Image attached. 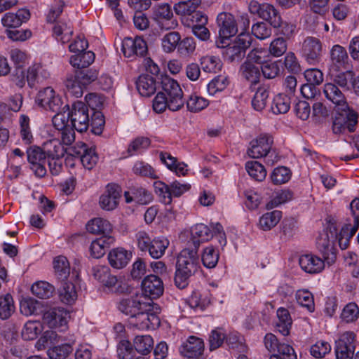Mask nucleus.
<instances>
[{
	"label": "nucleus",
	"mask_w": 359,
	"mask_h": 359,
	"mask_svg": "<svg viewBox=\"0 0 359 359\" xmlns=\"http://www.w3.org/2000/svg\"><path fill=\"white\" fill-rule=\"evenodd\" d=\"M163 92L156 94L153 100V109L156 113H162L167 108L170 111L180 110L184 105L183 91L178 82L168 76L162 77Z\"/></svg>",
	"instance_id": "1"
},
{
	"label": "nucleus",
	"mask_w": 359,
	"mask_h": 359,
	"mask_svg": "<svg viewBox=\"0 0 359 359\" xmlns=\"http://www.w3.org/2000/svg\"><path fill=\"white\" fill-rule=\"evenodd\" d=\"M199 267V260L195 250L184 249L177 256L175 283L177 287L185 288L189 278Z\"/></svg>",
	"instance_id": "2"
},
{
	"label": "nucleus",
	"mask_w": 359,
	"mask_h": 359,
	"mask_svg": "<svg viewBox=\"0 0 359 359\" xmlns=\"http://www.w3.org/2000/svg\"><path fill=\"white\" fill-rule=\"evenodd\" d=\"M240 27L241 32L231 43L228 44L224 54L229 60L233 61L244 55L245 50L252 43L251 36L245 31L249 27L250 19L247 15L241 16Z\"/></svg>",
	"instance_id": "3"
},
{
	"label": "nucleus",
	"mask_w": 359,
	"mask_h": 359,
	"mask_svg": "<svg viewBox=\"0 0 359 359\" xmlns=\"http://www.w3.org/2000/svg\"><path fill=\"white\" fill-rule=\"evenodd\" d=\"M149 311H139L130 317L129 323L133 327L140 330L155 329L160 325V319L158 314L160 309L157 304L150 301Z\"/></svg>",
	"instance_id": "4"
},
{
	"label": "nucleus",
	"mask_w": 359,
	"mask_h": 359,
	"mask_svg": "<svg viewBox=\"0 0 359 359\" xmlns=\"http://www.w3.org/2000/svg\"><path fill=\"white\" fill-rule=\"evenodd\" d=\"M249 12L254 15L269 22L274 28L281 24V16L278 10L271 4L252 0L248 5Z\"/></svg>",
	"instance_id": "5"
},
{
	"label": "nucleus",
	"mask_w": 359,
	"mask_h": 359,
	"mask_svg": "<svg viewBox=\"0 0 359 359\" xmlns=\"http://www.w3.org/2000/svg\"><path fill=\"white\" fill-rule=\"evenodd\" d=\"M339 233L334 229L332 231V227H330L329 231H326L320 233L316 241L317 248L329 266L334 264L336 260L334 241H338L337 236ZM337 243H339V242Z\"/></svg>",
	"instance_id": "6"
},
{
	"label": "nucleus",
	"mask_w": 359,
	"mask_h": 359,
	"mask_svg": "<svg viewBox=\"0 0 359 359\" xmlns=\"http://www.w3.org/2000/svg\"><path fill=\"white\" fill-rule=\"evenodd\" d=\"M332 130L335 134H345L354 131L358 123V114L348 106L344 109H336Z\"/></svg>",
	"instance_id": "7"
},
{
	"label": "nucleus",
	"mask_w": 359,
	"mask_h": 359,
	"mask_svg": "<svg viewBox=\"0 0 359 359\" xmlns=\"http://www.w3.org/2000/svg\"><path fill=\"white\" fill-rule=\"evenodd\" d=\"M66 107L69 109L68 116H69L71 126L79 133L87 130L90 124L87 106L83 102L77 101L72 104L70 109L67 105H65L64 108Z\"/></svg>",
	"instance_id": "8"
},
{
	"label": "nucleus",
	"mask_w": 359,
	"mask_h": 359,
	"mask_svg": "<svg viewBox=\"0 0 359 359\" xmlns=\"http://www.w3.org/2000/svg\"><path fill=\"white\" fill-rule=\"evenodd\" d=\"M219 27V41L217 43L219 48H224L225 40L229 39L238 31V22L234 16L229 13H220L217 18Z\"/></svg>",
	"instance_id": "9"
},
{
	"label": "nucleus",
	"mask_w": 359,
	"mask_h": 359,
	"mask_svg": "<svg viewBox=\"0 0 359 359\" xmlns=\"http://www.w3.org/2000/svg\"><path fill=\"white\" fill-rule=\"evenodd\" d=\"M350 208L351 214L354 218V225L350 224L343 226L337 236L339 246L341 249H346L349 245L350 239L356 232L359 226V198H354L351 204Z\"/></svg>",
	"instance_id": "10"
},
{
	"label": "nucleus",
	"mask_w": 359,
	"mask_h": 359,
	"mask_svg": "<svg viewBox=\"0 0 359 359\" xmlns=\"http://www.w3.org/2000/svg\"><path fill=\"white\" fill-rule=\"evenodd\" d=\"M150 301L143 294H135L128 297L123 298L118 304V309L122 313L133 316L139 311H149Z\"/></svg>",
	"instance_id": "11"
},
{
	"label": "nucleus",
	"mask_w": 359,
	"mask_h": 359,
	"mask_svg": "<svg viewBox=\"0 0 359 359\" xmlns=\"http://www.w3.org/2000/svg\"><path fill=\"white\" fill-rule=\"evenodd\" d=\"M69 318V311L62 307L50 309L43 315V323L50 328L59 331H65L67 329Z\"/></svg>",
	"instance_id": "12"
},
{
	"label": "nucleus",
	"mask_w": 359,
	"mask_h": 359,
	"mask_svg": "<svg viewBox=\"0 0 359 359\" xmlns=\"http://www.w3.org/2000/svg\"><path fill=\"white\" fill-rule=\"evenodd\" d=\"M92 275L109 292L119 291L120 282L116 276L111 275L110 269L105 265H97L92 269Z\"/></svg>",
	"instance_id": "13"
},
{
	"label": "nucleus",
	"mask_w": 359,
	"mask_h": 359,
	"mask_svg": "<svg viewBox=\"0 0 359 359\" xmlns=\"http://www.w3.org/2000/svg\"><path fill=\"white\" fill-rule=\"evenodd\" d=\"M35 102L39 107L52 111H59L63 104L60 95L51 87L39 90Z\"/></svg>",
	"instance_id": "14"
},
{
	"label": "nucleus",
	"mask_w": 359,
	"mask_h": 359,
	"mask_svg": "<svg viewBox=\"0 0 359 359\" xmlns=\"http://www.w3.org/2000/svg\"><path fill=\"white\" fill-rule=\"evenodd\" d=\"M322 43L316 37H306L302 46V55L304 60L311 65H316L320 61Z\"/></svg>",
	"instance_id": "15"
},
{
	"label": "nucleus",
	"mask_w": 359,
	"mask_h": 359,
	"mask_svg": "<svg viewBox=\"0 0 359 359\" xmlns=\"http://www.w3.org/2000/svg\"><path fill=\"white\" fill-rule=\"evenodd\" d=\"M121 198V190L119 186L115 184H109L99 198L100 207L106 211L115 210Z\"/></svg>",
	"instance_id": "16"
},
{
	"label": "nucleus",
	"mask_w": 359,
	"mask_h": 359,
	"mask_svg": "<svg viewBox=\"0 0 359 359\" xmlns=\"http://www.w3.org/2000/svg\"><path fill=\"white\" fill-rule=\"evenodd\" d=\"M154 19L161 29H174L178 26L177 20L174 19L171 7L168 4H161L154 8Z\"/></svg>",
	"instance_id": "17"
},
{
	"label": "nucleus",
	"mask_w": 359,
	"mask_h": 359,
	"mask_svg": "<svg viewBox=\"0 0 359 359\" xmlns=\"http://www.w3.org/2000/svg\"><path fill=\"white\" fill-rule=\"evenodd\" d=\"M273 139L269 134H262L250 142L248 154L253 158L266 156L271 151Z\"/></svg>",
	"instance_id": "18"
},
{
	"label": "nucleus",
	"mask_w": 359,
	"mask_h": 359,
	"mask_svg": "<svg viewBox=\"0 0 359 359\" xmlns=\"http://www.w3.org/2000/svg\"><path fill=\"white\" fill-rule=\"evenodd\" d=\"M143 294L148 299L158 298L164 291V287L162 280L155 275H149L146 276L141 284Z\"/></svg>",
	"instance_id": "19"
},
{
	"label": "nucleus",
	"mask_w": 359,
	"mask_h": 359,
	"mask_svg": "<svg viewBox=\"0 0 359 359\" xmlns=\"http://www.w3.org/2000/svg\"><path fill=\"white\" fill-rule=\"evenodd\" d=\"M122 51L125 57L132 58L135 56H143L147 51V46L141 37L125 38L122 42Z\"/></svg>",
	"instance_id": "20"
},
{
	"label": "nucleus",
	"mask_w": 359,
	"mask_h": 359,
	"mask_svg": "<svg viewBox=\"0 0 359 359\" xmlns=\"http://www.w3.org/2000/svg\"><path fill=\"white\" fill-rule=\"evenodd\" d=\"M299 264L301 269L309 274H316L320 273L327 264L325 259L313 255L305 254L300 256Z\"/></svg>",
	"instance_id": "21"
},
{
	"label": "nucleus",
	"mask_w": 359,
	"mask_h": 359,
	"mask_svg": "<svg viewBox=\"0 0 359 359\" xmlns=\"http://www.w3.org/2000/svg\"><path fill=\"white\" fill-rule=\"evenodd\" d=\"M132 257L133 253L130 250L121 247L111 249L107 255L110 266L116 269H121L126 266Z\"/></svg>",
	"instance_id": "22"
},
{
	"label": "nucleus",
	"mask_w": 359,
	"mask_h": 359,
	"mask_svg": "<svg viewBox=\"0 0 359 359\" xmlns=\"http://www.w3.org/2000/svg\"><path fill=\"white\" fill-rule=\"evenodd\" d=\"M204 350L203 341L196 337L191 336L180 347V353L187 358H198Z\"/></svg>",
	"instance_id": "23"
},
{
	"label": "nucleus",
	"mask_w": 359,
	"mask_h": 359,
	"mask_svg": "<svg viewBox=\"0 0 359 359\" xmlns=\"http://www.w3.org/2000/svg\"><path fill=\"white\" fill-rule=\"evenodd\" d=\"M323 94L334 105L335 110L344 109L348 106L344 94L333 83H326L324 85Z\"/></svg>",
	"instance_id": "24"
},
{
	"label": "nucleus",
	"mask_w": 359,
	"mask_h": 359,
	"mask_svg": "<svg viewBox=\"0 0 359 359\" xmlns=\"http://www.w3.org/2000/svg\"><path fill=\"white\" fill-rule=\"evenodd\" d=\"M201 3V0H188L175 4L174 11L181 17V20L185 26L191 25L189 17L196 11Z\"/></svg>",
	"instance_id": "25"
},
{
	"label": "nucleus",
	"mask_w": 359,
	"mask_h": 359,
	"mask_svg": "<svg viewBox=\"0 0 359 359\" xmlns=\"http://www.w3.org/2000/svg\"><path fill=\"white\" fill-rule=\"evenodd\" d=\"M88 233L102 236H112L113 226L106 219L95 217L89 220L86 225Z\"/></svg>",
	"instance_id": "26"
},
{
	"label": "nucleus",
	"mask_w": 359,
	"mask_h": 359,
	"mask_svg": "<svg viewBox=\"0 0 359 359\" xmlns=\"http://www.w3.org/2000/svg\"><path fill=\"white\" fill-rule=\"evenodd\" d=\"M29 18V11L26 8H21L15 13L8 12L5 13L1 18V22L6 27L16 28L26 22Z\"/></svg>",
	"instance_id": "27"
},
{
	"label": "nucleus",
	"mask_w": 359,
	"mask_h": 359,
	"mask_svg": "<svg viewBox=\"0 0 359 359\" xmlns=\"http://www.w3.org/2000/svg\"><path fill=\"white\" fill-rule=\"evenodd\" d=\"M330 64L329 69L348 68L350 60L345 48L334 45L330 49Z\"/></svg>",
	"instance_id": "28"
},
{
	"label": "nucleus",
	"mask_w": 359,
	"mask_h": 359,
	"mask_svg": "<svg viewBox=\"0 0 359 359\" xmlns=\"http://www.w3.org/2000/svg\"><path fill=\"white\" fill-rule=\"evenodd\" d=\"M115 241L113 236H100L92 241L90 245V252L93 257L99 259L105 254L106 249Z\"/></svg>",
	"instance_id": "29"
},
{
	"label": "nucleus",
	"mask_w": 359,
	"mask_h": 359,
	"mask_svg": "<svg viewBox=\"0 0 359 359\" xmlns=\"http://www.w3.org/2000/svg\"><path fill=\"white\" fill-rule=\"evenodd\" d=\"M50 76L49 71L39 63L30 66L27 72V81L30 87L36 82H42Z\"/></svg>",
	"instance_id": "30"
},
{
	"label": "nucleus",
	"mask_w": 359,
	"mask_h": 359,
	"mask_svg": "<svg viewBox=\"0 0 359 359\" xmlns=\"http://www.w3.org/2000/svg\"><path fill=\"white\" fill-rule=\"evenodd\" d=\"M18 134L22 144H31L34 141V135L30 126V119L28 116L21 114L18 119Z\"/></svg>",
	"instance_id": "31"
},
{
	"label": "nucleus",
	"mask_w": 359,
	"mask_h": 359,
	"mask_svg": "<svg viewBox=\"0 0 359 359\" xmlns=\"http://www.w3.org/2000/svg\"><path fill=\"white\" fill-rule=\"evenodd\" d=\"M161 161L165 166L174 172L177 176H185L187 174V165L184 162H178L177 160L167 152H161L160 154Z\"/></svg>",
	"instance_id": "32"
},
{
	"label": "nucleus",
	"mask_w": 359,
	"mask_h": 359,
	"mask_svg": "<svg viewBox=\"0 0 359 359\" xmlns=\"http://www.w3.org/2000/svg\"><path fill=\"white\" fill-rule=\"evenodd\" d=\"M126 202L130 203L135 202L140 204H147L152 200L151 194L142 187L133 188L124 193Z\"/></svg>",
	"instance_id": "33"
},
{
	"label": "nucleus",
	"mask_w": 359,
	"mask_h": 359,
	"mask_svg": "<svg viewBox=\"0 0 359 359\" xmlns=\"http://www.w3.org/2000/svg\"><path fill=\"white\" fill-rule=\"evenodd\" d=\"M136 87L141 95L149 97L156 91V81L151 76L142 74L139 76Z\"/></svg>",
	"instance_id": "34"
},
{
	"label": "nucleus",
	"mask_w": 359,
	"mask_h": 359,
	"mask_svg": "<svg viewBox=\"0 0 359 359\" xmlns=\"http://www.w3.org/2000/svg\"><path fill=\"white\" fill-rule=\"evenodd\" d=\"M348 68L329 69V74L333 81L341 88L347 86L353 79V72Z\"/></svg>",
	"instance_id": "35"
},
{
	"label": "nucleus",
	"mask_w": 359,
	"mask_h": 359,
	"mask_svg": "<svg viewBox=\"0 0 359 359\" xmlns=\"http://www.w3.org/2000/svg\"><path fill=\"white\" fill-rule=\"evenodd\" d=\"M169 245L170 241L166 237L157 236L152 239L147 252L153 259H160L164 255Z\"/></svg>",
	"instance_id": "36"
},
{
	"label": "nucleus",
	"mask_w": 359,
	"mask_h": 359,
	"mask_svg": "<svg viewBox=\"0 0 359 359\" xmlns=\"http://www.w3.org/2000/svg\"><path fill=\"white\" fill-rule=\"evenodd\" d=\"M282 218V212L273 210L263 214L259 219L258 227L262 231H269L275 227Z\"/></svg>",
	"instance_id": "37"
},
{
	"label": "nucleus",
	"mask_w": 359,
	"mask_h": 359,
	"mask_svg": "<svg viewBox=\"0 0 359 359\" xmlns=\"http://www.w3.org/2000/svg\"><path fill=\"white\" fill-rule=\"evenodd\" d=\"M276 314L278 318L276 322L278 330L283 336L288 335L292 326V318L289 311L285 308H279L276 311Z\"/></svg>",
	"instance_id": "38"
},
{
	"label": "nucleus",
	"mask_w": 359,
	"mask_h": 359,
	"mask_svg": "<svg viewBox=\"0 0 359 359\" xmlns=\"http://www.w3.org/2000/svg\"><path fill=\"white\" fill-rule=\"evenodd\" d=\"M242 76L250 83L255 84L260 78V66L250 62H245L241 67Z\"/></svg>",
	"instance_id": "39"
},
{
	"label": "nucleus",
	"mask_w": 359,
	"mask_h": 359,
	"mask_svg": "<svg viewBox=\"0 0 359 359\" xmlns=\"http://www.w3.org/2000/svg\"><path fill=\"white\" fill-rule=\"evenodd\" d=\"M53 36L57 41L65 43L68 42L73 33L69 22H57L53 27Z\"/></svg>",
	"instance_id": "40"
},
{
	"label": "nucleus",
	"mask_w": 359,
	"mask_h": 359,
	"mask_svg": "<svg viewBox=\"0 0 359 359\" xmlns=\"http://www.w3.org/2000/svg\"><path fill=\"white\" fill-rule=\"evenodd\" d=\"M211 226L197 224L191 227V234L194 242H205L213 238Z\"/></svg>",
	"instance_id": "41"
},
{
	"label": "nucleus",
	"mask_w": 359,
	"mask_h": 359,
	"mask_svg": "<svg viewBox=\"0 0 359 359\" xmlns=\"http://www.w3.org/2000/svg\"><path fill=\"white\" fill-rule=\"evenodd\" d=\"M293 194L287 189H280L276 191L271 196L270 201L266 203V208L268 210L278 207L279 205L290 201L292 199Z\"/></svg>",
	"instance_id": "42"
},
{
	"label": "nucleus",
	"mask_w": 359,
	"mask_h": 359,
	"mask_svg": "<svg viewBox=\"0 0 359 359\" xmlns=\"http://www.w3.org/2000/svg\"><path fill=\"white\" fill-rule=\"evenodd\" d=\"M351 339L350 335L346 337H339L335 341L334 353L337 359H347L353 357L355 346H346L344 345V339Z\"/></svg>",
	"instance_id": "43"
},
{
	"label": "nucleus",
	"mask_w": 359,
	"mask_h": 359,
	"mask_svg": "<svg viewBox=\"0 0 359 359\" xmlns=\"http://www.w3.org/2000/svg\"><path fill=\"white\" fill-rule=\"evenodd\" d=\"M95 60V54L92 51H85L75 54L70 57V64L76 68H86L91 65Z\"/></svg>",
	"instance_id": "44"
},
{
	"label": "nucleus",
	"mask_w": 359,
	"mask_h": 359,
	"mask_svg": "<svg viewBox=\"0 0 359 359\" xmlns=\"http://www.w3.org/2000/svg\"><path fill=\"white\" fill-rule=\"evenodd\" d=\"M133 345L137 352L142 355H147L153 348L154 340L149 334L138 335L134 338Z\"/></svg>",
	"instance_id": "45"
},
{
	"label": "nucleus",
	"mask_w": 359,
	"mask_h": 359,
	"mask_svg": "<svg viewBox=\"0 0 359 359\" xmlns=\"http://www.w3.org/2000/svg\"><path fill=\"white\" fill-rule=\"evenodd\" d=\"M181 36L177 32L164 34L161 39L162 50L166 53H172L177 48Z\"/></svg>",
	"instance_id": "46"
},
{
	"label": "nucleus",
	"mask_w": 359,
	"mask_h": 359,
	"mask_svg": "<svg viewBox=\"0 0 359 359\" xmlns=\"http://www.w3.org/2000/svg\"><path fill=\"white\" fill-rule=\"evenodd\" d=\"M15 306L10 294L0 295V318L6 320L15 312Z\"/></svg>",
	"instance_id": "47"
},
{
	"label": "nucleus",
	"mask_w": 359,
	"mask_h": 359,
	"mask_svg": "<svg viewBox=\"0 0 359 359\" xmlns=\"http://www.w3.org/2000/svg\"><path fill=\"white\" fill-rule=\"evenodd\" d=\"M65 87L67 93L75 97H81L85 88L84 85L76 75H72L67 77L65 81Z\"/></svg>",
	"instance_id": "48"
},
{
	"label": "nucleus",
	"mask_w": 359,
	"mask_h": 359,
	"mask_svg": "<svg viewBox=\"0 0 359 359\" xmlns=\"http://www.w3.org/2000/svg\"><path fill=\"white\" fill-rule=\"evenodd\" d=\"M53 268L58 279L66 280L70 273V266L67 259L64 256H58L53 261Z\"/></svg>",
	"instance_id": "49"
},
{
	"label": "nucleus",
	"mask_w": 359,
	"mask_h": 359,
	"mask_svg": "<svg viewBox=\"0 0 359 359\" xmlns=\"http://www.w3.org/2000/svg\"><path fill=\"white\" fill-rule=\"evenodd\" d=\"M31 290L39 298L48 299L53 295L54 287L46 281L39 280L32 285Z\"/></svg>",
	"instance_id": "50"
},
{
	"label": "nucleus",
	"mask_w": 359,
	"mask_h": 359,
	"mask_svg": "<svg viewBox=\"0 0 359 359\" xmlns=\"http://www.w3.org/2000/svg\"><path fill=\"white\" fill-rule=\"evenodd\" d=\"M269 92L267 88H258L252 100V106L256 111H262L268 103Z\"/></svg>",
	"instance_id": "51"
},
{
	"label": "nucleus",
	"mask_w": 359,
	"mask_h": 359,
	"mask_svg": "<svg viewBox=\"0 0 359 359\" xmlns=\"http://www.w3.org/2000/svg\"><path fill=\"white\" fill-rule=\"evenodd\" d=\"M203 70L208 73H217L222 67V62L219 57L205 55L201 60Z\"/></svg>",
	"instance_id": "52"
},
{
	"label": "nucleus",
	"mask_w": 359,
	"mask_h": 359,
	"mask_svg": "<svg viewBox=\"0 0 359 359\" xmlns=\"http://www.w3.org/2000/svg\"><path fill=\"white\" fill-rule=\"evenodd\" d=\"M42 331V325L39 321H27L21 332L22 337L25 340H34Z\"/></svg>",
	"instance_id": "53"
},
{
	"label": "nucleus",
	"mask_w": 359,
	"mask_h": 359,
	"mask_svg": "<svg viewBox=\"0 0 359 359\" xmlns=\"http://www.w3.org/2000/svg\"><path fill=\"white\" fill-rule=\"evenodd\" d=\"M44 150L48 158H60L65 153V147L58 140L53 139L44 144Z\"/></svg>",
	"instance_id": "54"
},
{
	"label": "nucleus",
	"mask_w": 359,
	"mask_h": 359,
	"mask_svg": "<svg viewBox=\"0 0 359 359\" xmlns=\"http://www.w3.org/2000/svg\"><path fill=\"white\" fill-rule=\"evenodd\" d=\"M291 176L292 172L289 168L285 166H278L273 170L269 177L273 184L280 185L287 182Z\"/></svg>",
	"instance_id": "55"
},
{
	"label": "nucleus",
	"mask_w": 359,
	"mask_h": 359,
	"mask_svg": "<svg viewBox=\"0 0 359 359\" xmlns=\"http://www.w3.org/2000/svg\"><path fill=\"white\" fill-rule=\"evenodd\" d=\"M245 169L249 175L257 181L262 182L266 176V170L264 165L257 161L247 162Z\"/></svg>",
	"instance_id": "56"
},
{
	"label": "nucleus",
	"mask_w": 359,
	"mask_h": 359,
	"mask_svg": "<svg viewBox=\"0 0 359 359\" xmlns=\"http://www.w3.org/2000/svg\"><path fill=\"white\" fill-rule=\"evenodd\" d=\"M201 260L206 268H214L219 260V252L213 246L209 245L203 249Z\"/></svg>",
	"instance_id": "57"
},
{
	"label": "nucleus",
	"mask_w": 359,
	"mask_h": 359,
	"mask_svg": "<svg viewBox=\"0 0 359 359\" xmlns=\"http://www.w3.org/2000/svg\"><path fill=\"white\" fill-rule=\"evenodd\" d=\"M296 299L299 304L306 308L309 312L315 310L314 299L312 293L308 290H299L295 294Z\"/></svg>",
	"instance_id": "58"
},
{
	"label": "nucleus",
	"mask_w": 359,
	"mask_h": 359,
	"mask_svg": "<svg viewBox=\"0 0 359 359\" xmlns=\"http://www.w3.org/2000/svg\"><path fill=\"white\" fill-rule=\"evenodd\" d=\"M290 107V98L287 95L278 94L274 97L271 109L273 114H279L286 113Z\"/></svg>",
	"instance_id": "59"
},
{
	"label": "nucleus",
	"mask_w": 359,
	"mask_h": 359,
	"mask_svg": "<svg viewBox=\"0 0 359 359\" xmlns=\"http://www.w3.org/2000/svg\"><path fill=\"white\" fill-rule=\"evenodd\" d=\"M60 300L67 304H73L77 299V292L71 283H65L59 291Z\"/></svg>",
	"instance_id": "60"
},
{
	"label": "nucleus",
	"mask_w": 359,
	"mask_h": 359,
	"mask_svg": "<svg viewBox=\"0 0 359 359\" xmlns=\"http://www.w3.org/2000/svg\"><path fill=\"white\" fill-rule=\"evenodd\" d=\"M73 351L69 344H63L50 347L47 351L50 359H65Z\"/></svg>",
	"instance_id": "61"
},
{
	"label": "nucleus",
	"mask_w": 359,
	"mask_h": 359,
	"mask_svg": "<svg viewBox=\"0 0 359 359\" xmlns=\"http://www.w3.org/2000/svg\"><path fill=\"white\" fill-rule=\"evenodd\" d=\"M39 306V302L32 297H23L20 302V312L26 316L34 314L37 311Z\"/></svg>",
	"instance_id": "62"
},
{
	"label": "nucleus",
	"mask_w": 359,
	"mask_h": 359,
	"mask_svg": "<svg viewBox=\"0 0 359 359\" xmlns=\"http://www.w3.org/2000/svg\"><path fill=\"white\" fill-rule=\"evenodd\" d=\"M208 101L197 95H191L187 101V107L191 112H198L208 105Z\"/></svg>",
	"instance_id": "63"
},
{
	"label": "nucleus",
	"mask_w": 359,
	"mask_h": 359,
	"mask_svg": "<svg viewBox=\"0 0 359 359\" xmlns=\"http://www.w3.org/2000/svg\"><path fill=\"white\" fill-rule=\"evenodd\" d=\"M135 350L128 340L122 339L117 344V355L119 359H133Z\"/></svg>",
	"instance_id": "64"
}]
</instances>
